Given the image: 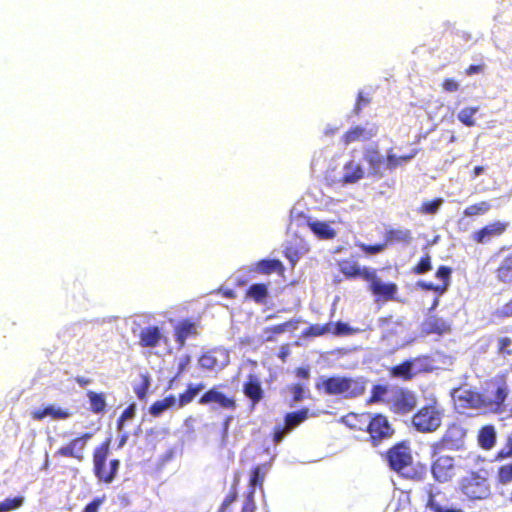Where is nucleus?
I'll return each mask as SVG.
<instances>
[{"instance_id": "obj_54", "label": "nucleus", "mask_w": 512, "mask_h": 512, "mask_svg": "<svg viewBox=\"0 0 512 512\" xmlns=\"http://www.w3.org/2000/svg\"><path fill=\"white\" fill-rule=\"evenodd\" d=\"M450 274H451V269L448 268V267H445V266H441L437 273H436V276L437 278H439L440 280L443 281V284L442 285H445L446 284V287L448 286V279L450 277Z\"/></svg>"}, {"instance_id": "obj_47", "label": "nucleus", "mask_w": 512, "mask_h": 512, "mask_svg": "<svg viewBox=\"0 0 512 512\" xmlns=\"http://www.w3.org/2000/svg\"><path fill=\"white\" fill-rule=\"evenodd\" d=\"M340 229V225L338 223H326L322 222V239L323 238H333L338 230Z\"/></svg>"}, {"instance_id": "obj_34", "label": "nucleus", "mask_w": 512, "mask_h": 512, "mask_svg": "<svg viewBox=\"0 0 512 512\" xmlns=\"http://www.w3.org/2000/svg\"><path fill=\"white\" fill-rule=\"evenodd\" d=\"M497 277L504 283H512V255L502 261L497 270Z\"/></svg>"}, {"instance_id": "obj_6", "label": "nucleus", "mask_w": 512, "mask_h": 512, "mask_svg": "<svg viewBox=\"0 0 512 512\" xmlns=\"http://www.w3.org/2000/svg\"><path fill=\"white\" fill-rule=\"evenodd\" d=\"M91 437L92 434L87 432L73 438L66 445H63L60 448H58L55 451L54 456L56 458H72L77 462L84 461L87 443Z\"/></svg>"}, {"instance_id": "obj_31", "label": "nucleus", "mask_w": 512, "mask_h": 512, "mask_svg": "<svg viewBox=\"0 0 512 512\" xmlns=\"http://www.w3.org/2000/svg\"><path fill=\"white\" fill-rule=\"evenodd\" d=\"M358 330L348 326L345 323L337 322L330 323L322 326V335L325 333H331L336 336L351 335L356 333Z\"/></svg>"}, {"instance_id": "obj_52", "label": "nucleus", "mask_w": 512, "mask_h": 512, "mask_svg": "<svg viewBox=\"0 0 512 512\" xmlns=\"http://www.w3.org/2000/svg\"><path fill=\"white\" fill-rule=\"evenodd\" d=\"M427 507H429L433 512H461L458 509L452 508H443L441 507L433 498L432 495L429 496V500L427 503Z\"/></svg>"}, {"instance_id": "obj_42", "label": "nucleus", "mask_w": 512, "mask_h": 512, "mask_svg": "<svg viewBox=\"0 0 512 512\" xmlns=\"http://www.w3.org/2000/svg\"><path fill=\"white\" fill-rule=\"evenodd\" d=\"M198 362L200 367L205 370H213L218 366L217 358L210 352L202 354Z\"/></svg>"}, {"instance_id": "obj_46", "label": "nucleus", "mask_w": 512, "mask_h": 512, "mask_svg": "<svg viewBox=\"0 0 512 512\" xmlns=\"http://www.w3.org/2000/svg\"><path fill=\"white\" fill-rule=\"evenodd\" d=\"M135 410H136V405L134 403H132L122 412V414L119 416V418L117 420V429L119 431H121L123 429L124 422L127 419H131L134 417Z\"/></svg>"}, {"instance_id": "obj_25", "label": "nucleus", "mask_w": 512, "mask_h": 512, "mask_svg": "<svg viewBox=\"0 0 512 512\" xmlns=\"http://www.w3.org/2000/svg\"><path fill=\"white\" fill-rule=\"evenodd\" d=\"M341 272L348 277L359 276L365 280H368L369 277H373V269L371 268H361L355 262L352 261H344L340 264Z\"/></svg>"}, {"instance_id": "obj_35", "label": "nucleus", "mask_w": 512, "mask_h": 512, "mask_svg": "<svg viewBox=\"0 0 512 512\" xmlns=\"http://www.w3.org/2000/svg\"><path fill=\"white\" fill-rule=\"evenodd\" d=\"M286 391L290 394L292 402L296 403L305 398V393L308 392V389L306 385L296 383L288 385Z\"/></svg>"}, {"instance_id": "obj_5", "label": "nucleus", "mask_w": 512, "mask_h": 512, "mask_svg": "<svg viewBox=\"0 0 512 512\" xmlns=\"http://www.w3.org/2000/svg\"><path fill=\"white\" fill-rule=\"evenodd\" d=\"M309 417V410L302 408L297 411L287 413L284 417L283 425H277L272 433L274 444L280 443L286 435L302 424Z\"/></svg>"}, {"instance_id": "obj_60", "label": "nucleus", "mask_w": 512, "mask_h": 512, "mask_svg": "<svg viewBox=\"0 0 512 512\" xmlns=\"http://www.w3.org/2000/svg\"><path fill=\"white\" fill-rule=\"evenodd\" d=\"M290 355V346L289 344H283L279 348L278 357L281 359L282 362H286L287 358Z\"/></svg>"}, {"instance_id": "obj_53", "label": "nucleus", "mask_w": 512, "mask_h": 512, "mask_svg": "<svg viewBox=\"0 0 512 512\" xmlns=\"http://www.w3.org/2000/svg\"><path fill=\"white\" fill-rule=\"evenodd\" d=\"M238 497V494H237V491L235 489L231 490L225 497V499L223 500L222 504H221V507H220V512H225V509L232 503H234L236 501Z\"/></svg>"}, {"instance_id": "obj_33", "label": "nucleus", "mask_w": 512, "mask_h": 512, "mask_svg": "<svg viewBox=\"0 0 512 512\" xmlns=\"http://www.w3.org/2000/svg\"><path fill=\"white\" fill-rule=\"evenodd\" d=\"M266 471L261 466L252 468L249 478V491H254L256 487L262 488L264 483Z\"/></svg>"}, {"instance_id": "obj_23", "label": "nucleus", "mask_w": 512, "mask_h": 512, "mask_svg": "<svg viewBox=\"0 0 512 512\" xmlns=\"http://www.w3.org/2000/svg\"><path fill=\"white\" fill-rule=\"evenodd\" d=\"M254 271L262 275H270L272 273L283 275L285 268L278 259H262L255 263Z\"/></svg>"}, {"instance_id": "obj_30", "label": "nucleus", "mask_w": 512, "mask_h": 512, "mask_svg": "<svg viewBox=\"0 0 512 512\" xmlns=\"http://www.w3.org/2000/svg\"><path fill=\"white\" fill-rule=\"evenodd\" d=\"M86 395L89 399L90 410L93 413L100 414L105 411L107 404L104 393L88 391Z\"/></svg>"}, {"instance_id": "obj_49", "label": "nucleus", "mask_w": 512, "mask_h": 512, "mask_svg": "<svg viewBox=\"0 0 512 512\" xmlns=\"http://www.w3.org/2000/svg\"><path fill=\"white\" fill-rule=\"evenodd\" d=\"M512 340L508 337H503L498 340V350L503 356L512 355Z\"/></svg>"}, {"instance_id": "obj_50", "label": "nucleus", "mask_w": 512, "mask_h": 512, "mask_svg": "<svg viewBox=\"0 0 512 512\" xmlns=\"http://www.w3.org/2000/svg\"><path fill=\"white\" fill-rule=\"evenodd\" d=\"M105 499V495L94 498L83 508L82 512H99V509L101 505L104 503Z\"/></svg>"}, {"instance_id": "obj_7", "label": "nucleus", "mask_w": 512, "mask_h": 512, "mask_svg": "<svg viewBox=\"0 0 512 512\" xmlns=\"http://www.w3.org/2000/svg\"><path fill=\"white\" fill-rule=\"evenodd\" d=\"M509 391L505 385L498 386L495 390L482 393L483 413H492L502 416L505 412L506 399Z\"/></svg>"}, {"instance_id": "obj_3", "label": "nucleus", "mask_w": 512, "mask_h": 512, "mask_svg": "<svg viewBox=\"0 0 512 512\" xmlns=\"http://www.w3.org/2000/svg\"><path fill=\"white\" fill-rule=\"evenodd\" d=\"M326 393L331 395H339L345 398L355 397L364 392V383L345 377H333L322 383Z\"/></svg>"}, {"instance_id": "obj_11", "label": "nucleus", "mask_w": 512, "mask_h": 512, "mask_svg": "<svg viewBox=\"0 0 512 512\" xmlns=\"http://www.w3.org/2000/svg\"><path fill=\"white\" fill-rule=\"evenodd\" d=\"M364 177V169L362 168L360 163H356L351 160L345 164L342 173H338V175H327L326 180L328 182H344V183H356Z\"/></svg>"}, {"instance_id": "obj_18", "label": "nucleus", "mask_w": 512, "mask_h": 512, "mask_svg": "<svg viewBox=\"0 0 512 512\" xmlns=\"http://www.w3.org/2000/svg\"><path fill=\"white\" fill-rule=\"evenodd\" d=\"M71 415L72 413L69 409L56 407L54 405H47L31 413V417L35 421H41L46 417H50L53 420H65L71 417Z\"/></svg>"}, {"instance_id": "obj_48", "label": "nucleus", "mask_w": 512, "mask_h": 512, "mask_svg": "<svg viewBox=\"0 0 512 512\" xmlns=\"http://www.w3.org/2000/svg\"><path fill=\"white\" fill-rule=\"evenodd\" d=\"M443 203L442 199H436L431 202L423 203L420 212L425 214H436Z\"/></svg>"}, {"instance_id": "obj_57", "label": "nucleus", "mask_w": 512, "mask_h": 512, "mask_svg": "<svg viewBox=\"0 0 512 512\" xmlns=\"http://www.w3.org/2000/svg\"><path fill=\"white\" fill-rule=\"evenodd\" d=\"M430 269H431L430 257L427 255L426 257L421 259V261L419 262V264L416 267V271L419 274H423V273H426L427 271H429Z\"/></svg>"}, {"instance_id": "obj_10", "label": "nucleus", "mask_w": 512, "mask_h": 512, "mask_svg": "<svg viewBox=\"0 0 512 512\" xmlns=\"http://www.w3.org/2000/svg\"><path fill=\"white\" fill-rule=\"evenodd\" d=\"M389 404L397 413H407L416 405V398L411 391L396 389L389 396Z\"/></svg>"}, {"instance_id": "obj_37", "label": "nucleus", "mask_w": 512, "mask_h": 512, "mask_svg": "<svg viewBox=\"0 0 512 512\" xmlns=\"http://www.w3.org/2000/svg\"><path fill=\"white\" fill-rule=\"evenodd\" d=\"M490 209L491 204L487 201H482L477 204L468 206L463 213L467 217H472L477 215H483L487 213Z\"/></svg>"}, {"instance_id": "obj_58", "label": "nucleus", "mask_w": 512, "mask_h": 512, "mask_svg": "<svg viewBox=\"0 0 512 512\" xmlns=\"http://www.w3.org/2000/svg\"><path fill=\"white\" fill-rule=\"evenodd\" d=\"M420 285L427 290H434L439 293H443L446 290V284L445 285H434L432 282H422Z\"/></svg>"}, {"instance_id": "obj_44", "label": "nucleus", "mask_w": 512, "mask_h": 512, "mask_svg": "<svg viewBox=\"0 0 512 512\" xmlns=\"http://www.w3.org/2000/svg\"><path fill=\"white\" fill-rule=\"evenodd\" d=\"M412 366L413 365L411 362H405L401 365L394 367L392 370V373L396 377H401L403 379H410L413 375Z\"/></svg>"}, {"instance_id": "obj_13", "label": "nucleus", "mask_w": 512, "mask_h": 512, "mask_svg": "<svg viewBox=\"0 0 512 512\" xmlns=\"http://www.w3.org/2000/svg\"><path fill=\"white\" fill-rule=\"evenodd\" d=\"M174 337L178 349H182L186 345L188 338L198 335V324L191 319H183L174 326Z\"/></svg>"}, {"instance_id": "obj_22", "label": "nucleus", "mask_w": 512, "mask_h": 512, "mask_svg": "<svg viewBox=\"0 0 512 512\" xmlns=\"http://www.w3.org/2000/svg\"><path fill=\"white\" fill-rule=\"evenodd\" d=\"M450 330V325L442 318L429 316L421 325L423 334H445Z\"/></svg>"}, {"instance_id": "obj_1", "label": "nucleus", "mask_w": 512, "mask_h": 512, "mask_svg": "<svg viewBox=\"0 0 512 512\" xmlns=\"http://www.w3.org/2000/svg\"><path fill=\"white\" fill-rule=\"evenodd\" d=\"M111 439H105L98 445L92 454L93 473L99 482L110 484L112 483L120 468V460L112 459L107 463L110 453Z\"/></svg>"}, {"instance_id": "obj_12", "label": "nucleus", "mask_w": 512, "mask_h": 512, "mask_svg": "<svg viewBox=\"0 0 512 512\" xmlns=\"http://www.w3.org/2000/svg\"><path fill=\"white\" fill-rule=\"evenodd\" d=\"M378 133V127L375 124H366L365 126H354L343 136L342 142L347 146L354 142L368 141Z\"/></svg>"}, {"instance_id": "obj_64", "label": "nucleus", "mask_w": 512, "mask_h": 512, "mask_svg": "<svg viewBox=\"0 0 512 512\" xmlns=\"http://www.w3.org/2000/svg\"><path fill=\"white\" fill-rule=\"evenodd\" d=\"M223 297L225 298H228V299H234L236 298V292L232 289H228V288H221L219 289L218 291Z\"/></svg>"}, {"instance_id": "obj_38", "label": "nucleus", "mask_w": 512, "mask_h": 512, "mask_svg": "<svg viewBox=\"0 0 512 512\" xmlns=\"http://www.w3.org/2000/svg\"><path fill=\"white\" fill-rule=\"evenodd\" d=\"M478 112V107H466L458 113V119L464 125L472 127L475 125L474 115Z\"/></svg>"}, {"instance_id": "obj_28", "label": "nucleus", "mask_w": 512, "mask_h": 512, "mask_svg": "<svg viewBox=\"0 0 512 512\" xmlns=\"http://www.w3.org/2000/svg\"><path fill=\"white\" fill-rule=\"evenodd\" d=\"M205 385L200 382L196 384H188L187 389L182 392L178 397V406L184 407L191 403L194 397L204 389Z\"/></svg>"}, {"instance_id": "obj_43", "label": "nucleus", "mask_w": 512, "mask_h": 512, "mask_svg": "<svg viewBox=\"0 0 512 512\" xmlns=\"http://www.w3.org/2000/svg\"><path fill=\"white\" fill-rule=\"evenodd\" d=\"M498 481L501 484H509L512 482V463H507L499 467L498 469Z\"/></svg>"}, {"instance_id": "obj_4", "label": "nucleus", "mask_w": 512, "mask_h": 512, "mask_svg": "<svg viewBox=\"0 0 512 512\" xmlns=\"http://www.w3.org/2000/svg\"><path fill=\"white\" fill-rule=\"evenodd\" d=\"M442 418V410L436 404H432L419 410L414 415L412 423L420 432H433L440 427Z\"/></svg>"}, {"instance_id": "obj_61", "label": "nucleus", "mask_w": 512, "mask_h": 512, "mask_svg": "<svg viewBox=\"0 0 512 512\" xmlns=\"http://www.w3.org/2000/svg\"><path fill=\"white\" fill-rule=\"evenodd\" d=\"M189 363H190V356H188V355L184 356L178 364L176 376H180L181 374H183L185 372L187 366L189 365Z\"/></svg>"}, {"instance_id": "obj_36", "label": "nucleus", "mask_w": 512, "mask_h": 512, "mask_svg": "<svg viewBox=\"0 0 512 512\" xmlns=\"http://www.w3.org/2000/svg\"><path fill=\"white\" fill-rule=\"evenodd\" d=\"M387 242H405L408 243L412 239L411 232L408 229L391 230L386 235Z\"/></svg>"}, {"instance_id": "obj_59", "label": "nucleus", "mask_w": 512, "mask_h": 512, "mask_svg": "<svg viewBox=\"0 0 512 512\" xmlns=\"http://www.w3.org/2000/svg\"><path fill=\"white\" fill-rule=\"evenodd\" d=\"M459 88V84L453 79H446L443 83V89L448 92H455Z\"/></svg>"}, {"instance_id": "obj_55", "label": "nucleus", "mask_w": 512, "mask_h": 512, "mask_svg": "<svg viewBox=\"0 0 512 512\" xmlns=\"http://www.w3.org/2000/svg\"><path fill=\"white\" fill-rule=\"evenodd\" d=\"M166 409L163 406V402L161 400L155 401L150 407L149 412L152 416L157 417L161 415Z\"/></svg>"}, {"instance_id": "obj_40", "label": "nucleus", "mask_w": 512, "mask_h": 512, "mask_svg": "<svg viewBox=\"0 0 512 512\" xmlns=\"http://www.w3.org/2000/svg\"><path fill=\"white\" fill-rule=\"evenodd\" d=\"M150 376L148 374L141 375V383L134 387V392L138 399L144 400L150 387Z\"/></svg>"}, {"instance_id": "obj_17", "label": "nucleus", "mask_w": 512, "mask_h": 512, "mask_svg": "<svg viewBox=\"0 0 512 512\" xmlns=\"http://www.w3.org/2000/svg\"><path fill=\"white\" fill-rule=\"evenodd\" d=\"M368 281H370V290L375 296L381 297L385 300H390L396 294L398 288L394 283H386L383 282L380 278L377 277L376 271L373 269V277H369Z\"/></svg>"}, {"instance_id": "obj_20", "label": "nucleus", "mask_w": 512, "mask_h": 512, "mask_svg": "<svg viewBox=\"0 0 512 512\" xmlns=\"http://www.w3.org/2000/svg\"><path fill=\"white\" fill-rule=\"evenodd\" d=\"M507 224L501 221L491 223L473 234L477 243H488L492 238L500 236L506 230Z\"/></svg>"}, {"instance_id": "obj_27", "label": "nucleus", "mask_w": 512, "mask_h": 512, "mask_svg": "<svg viewBox=\"0 0 512 512\" xmlns=\"http://www.w3.org/2000/svg\"><path fill=\"white\" fill-rule=\"evenodd\" d=\"M478 442L480 446L486 450L493 448L496 443L495 428L491 425L483 427L479 432Z\"/></svg>"}, {"instance_id": "obj_15", "label": "nucleus", "mask_w": 512, "mask_h": 512, "mask_svg": "<svg viewBox=\"0 0 512 512\" xmlns=\"http://www.w3.org/2000/svg\"><path fill=\"white\" fill-rule=\"evenodd\" d=\"M199 404L207 405L212 402L217 403L221 408L233 410L236 408V401L233 397H229L219 392L213 387L202 394L198 400Z\"/></svg>"}, {"instance_id": "obj_8", "label": "nucleus", "mask_w": 512, "mask_h": 512, "mask_svg": "<svg viewBox=\"0 0 512 512\" xmlns=\"http://www.w3.org/2000/svg\"><path fill=\"white\" fill-rule=\"evenodd\" d=\"M452 397L458 409H472L483 413L482 393L466 388H459L454 390Z\"/></svg>"}, {"instance_id": "obj_62", "label": "nucleus", "mask_w": 512, "mask_h": 512, "mask_svg": "<svg viewBox=\"0 0 512 512\" xmlns=\"http://www.w3.org/2000/svg\"><path fill=\"white\" fill-rule=\"evenodd\" d=\"M361 247L365 252L375 254V253H379V252L383 251L384 248L386 247V244H378V245H374V246L362 245Z\"/></svg>"}, {"instance_id": "obj_32", "label": "nucleus", "mask_w": 512, "mask_h": 512, "mask_svg": "<svg viewBox=\"0 0 512 512\" xmlns=\"http://www.w3.org/2000/svg\"><path fill=\"white\" fill-rule=\"evenodd\" d=\"M416 155V152H413L408 155L397 156L392 153V151H388L387 157L385 159L386 170L387 169H395L398 166H402L412 160Z\"/></svg>"}, {"instance_id": "obj_41", "label": "nucleus", "mask_w": 512, "mask_h": 512, "mask_svg": "<svg viewBox=\"0 0 512 512\" xmlns=\"http://www.w3.org/2000/svg\"><path fill=\"white\" fill-rule=\"evenodd\" d=\"M291 326L292 324L290 322H284L265 328L266 340L273 341L275 339V335L284 333L288 327Z\"/></svg>"}, {"instance_id": "obj_51", "label": "nucleus", "mask_w": 512, "mask_h": 512, "mask_svg": "<svg viewBox=\"0 0 512 512\" xmlns=\"http://www.w3.org/2000/svg\"><path fill=\"white\" fill-rule=\"evenodd\" d=\"M256 505L254 501V491H248L241 512H255Z\"/></svg>"}, {"instance_id": "obj_2", "label": "nucleus", "mask_w": 512, "mask_h": 512, "mask_svg": "<svg viewBox=\"0 0 512 512\" xmlns=\"http://www.w3.org/2000/svg\"><path fill=\"white\" fill-rule=\"evenodd\" d=\"M461 490L469 499L477 500L489 497L490 486L487 471L480 470L465 476L461 481Z\"/></svg>"}, {"instance_id": "obj_56", "label": "nucleus", "mask_w": 512, "mask_h": 512, "mask_svg": "<svg viewBox=\"0 0 512 512\" xmlns=\"http://www.w3.org/2000/svg\"><path fill=\"white\" fill-rule=\"evenodd\" d=\"M284 255L292 265H294L299 259V253L293 247H286L284 250Z\"/></svg>"}, {"instance_id": "obj_19", "label": "nucleus", "mask_w": 512, "mask_h": 512, "mask_svg": "<svg viewBox=\"0 0 512 512\" xmlns=\"http://www.w3.org/2000/svg\"><path fill=\"white\" fill-rule=\"evenodd\" d=\"M364 159L369 164L373 174L382 175L383 171L386 170L385 159L377 146L368 145L364 150Z\"/></svg>"}, {"instance_id": "obj_14", "label": "nucleus", "mask_w": 512, "mask_h": 512, "mask_svg": "<svg viewBox=\"0 0 512 512\" xmlns=\"http://www.w3.org/2000/svg\"><path fill=\"white\" fill-rule=\"evenodd\" d=\"M366 429L373 440L387 438L393 434V429L389 425L387 418L382 415H377L374 418H371L369 415Z\"/></svg>"}, {"instance_id": "obj_16", "label": "nucleus", "mask_w": 512, "mask_h": 512, "mask_svg": "<svg viewBox=\"0 0 512 512\" xmlns=\"http://www.w3.org/2000/svg\"><path fill=\"white\" fill-rule=\"evenodd\" d=\"M161 341L167 342V338L162 334L161 329L156 326H147L139 333V345L144 348H155Z\"/></svg>"}, {"instance_id": "obj_63", "label": "nucleus", "mask_w": 512, "mask_h": 512, "mask_svg": "<svg viewBox=\"0 0 512 512\" xmlns=\"http://www.w3.org/2000/svg\"><path fill=\"white\" fill-rule=\"evenodd\" d=\"M165 409L170 408L176 404V398L174 395H169L161 400Z\"/></svg>"}, {"instance_id": "obj_24", "label": "nucleus", "mask_w": 512, "mask_h": 512, "mask_svg": "<svg viewBox=\"0 0 512 512\" xmlns=\"http://www.w3.org/2000/svg\"><path fill=\"white\" fill-rule=\"evenodd\" d=\"M243 393L254 405L262 400L264 393L256 376H249L248 380L243 385Z\"/></svg>"}, {"instance_id": "obj_9", "label": "nucleus", "mask_w": 512, "mask_h": 512, "mask_svg": "<svg viewBox=\"0 0 512 512\" xmlns=\"http://www.w3.org/2000/svg\"><path fill=\"white\" fill-rule=\"evenodd\" d=\"M388 461L393 470L405 476L409 475L412 456L408 447L399 445L392 448L388 453Z\"/></svg>"}, {"instance_id": "obj_29", "label": "nucleus", "mask_w": 512, "mask_h": 512, "mask_svg": "<svg viewBox=\"0 0 512 512\" xmlns=\"http://www.w3.org/2000/svg\"><path fill=\"white\" fill-rule=\"evenodd\" d=\"M342 420L344 424L351 429L364 430L366 429V425L369 422V414L350 413L343 417Z\"/></svg>"}, {"instance_id": "obj_21", "label": "nucleus", "mask_w": 512, "mask_h": 512, "mask_svg": "<svg viewBox=\"0 0 512 512\" xmlns=\"http://www.w3.org/2000/svg\"><path fill=\"white\" fill-rule=\"evenodd\" d=\"M432 473L438 481H448L453 475V460L449 457H440L433 464Z\"/></svg>"}, {"instance_id": "obj_39", "label": "nucleus", "mask_w": 512, "mask_h": 512, "mask_svg": "<svg viewBox=\"0 0 512 512\" xmlns=\"http://www.w3.org/2000/svg\"><path fill=\"white\" fill-rule=\"evenodd\" d=\"M23 497L7 498L0 502V512H9L18 509L23 504Z\"/></svg>"}, {"instance_id": "obj_45", "label": "nucleus", "mask_w": 512, "mask_h": 512, "mask_svg": "<svg viewBox=\"0 0 512 512\" xmlns=\"http://www.w3.org/2000/svg\"><path fill=\"white\" fill-rule=\"evenodd\" d=\"M512 458V432L507 436L505 444L498 451L496 459L503 460Z\"/></svg>"}, {"instance_id": "obj_26", "label": "nucleus", "mask_w": 512, "mask_h": 512, "mask_svg": "<svg viewBox=\"0 0 512 512\" xmlns=\"http://www.w3.org/2000/svg\"><path fill=\"white\" fill-rule=\"evenodd\" d=\"M269 296L268 285L264 283L252 284L245 292V298L257 304H264Z\"/></svg>"}]
</instances>
